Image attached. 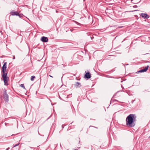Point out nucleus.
Instances as JSON below:
<instances>
[{"label":"nucleus","instance_id":"13","mask_svg":"<svg viewBox=\"0 0 150 150\" xmlns=\"http://www.w3.org/2000/svg\"><path fill=\"white\" fill-rule=\"evenodd\" d=\"M52 70L51 69H50V71H49L47 73V74H52Z\"/></svg>","mask_w":150,"mask_h":150},{"label":"nucleus","instance_id":"14","mask_svg":"<svg viewBox=\"0 0 150 150\" xmlns=\"http://www.w3.org/2000/svg\"><path fill=\"white\" fill-rule=\"evenodd\" d=\"M20 86L21 87L25 89V87L24 86V85L23 84H21V85H20Z\"/></svg>","mask_w":150,"mask_h":150},{"label":"nucleus","instance_id":"12","mask_svg":"<svg viewBox=\"0 0 150 150\" xmlns=\"http://www.w3.org/2000/svg\"><path fill=\"white\" fill-rule=\"evenodd\" d=\"M35 76H32L31 77V80L32 81H33L35 79Z\"/></svg>","mask_w":150,"mask_h":150},{"label":"nucleus","instance_id":"18","mask_svg":"<svg viewBox=\"0 0 150 150\" xmlns=\"http://www.w3.org/2000/svg\"><path fill=\"white\" fill-rule=\"evenodd\" d=\"M49 76H50V77H52H52H53V76H51V75H49Z\"/></svg>","mask_w":150,"mask_h":150},{"label":"nucleus","instance_id":"11","mask_svg":"<svg viewBox=\"0 0 150 150\" xmlns=\"http://www.w3.org/2000/svg\"><path fill=\"white\" fill-rule=\"evenodd\" d=\"M75 85L76 87H79V85L81 86V83L79 82H77L76 83Z\"/></svg>","mask_w":150,"mask_h":150},{"label":"nucleus","instance_id":"16","mask_svg":"<svg viewBox=\"0 0 150 150\" xmlns=\"http://www.w3.org/2000/svg\"><path fill=\"white\" fill-rule=\"evenodd\" d=\"M19 144V143H18V144H16L14 146H13V147H16V146H17Z\"/></svg>","mask_w":150,"mask_h":150},{"label":"nucleus","instance_id":"9","mask_svg":"<svg viewBox=\"0 0 150 150\" xmlns=\"http://www.w3.org/2000/svg\"><path fill=\"white\" fill-rule=\"evenodd\" d=\"M4 64L3 65V66L2 67V69H6L7 68V66H6V64H7V62H4Z\"/></svg>","mask_w":150,"mask_h":150},{"label":"nucleus","instance_id":"6","mask_svg":"<svg viewBox=\"0 0 150 150\" xmlns=\"http://www.w3.org/2000/svg\"><path fill=\"white\" fill-rule=\"evenodd\" d=\"M91 77V74L90 72L86 73L84 75V78L87 79L90 78Z\"/></svg>","mask_w":150,"mask_h":150},{"label":"nucleus","instance_id":"5","mask_svg":"<svg viewBox=\"0 0 150 150\" xmlns=\"http://www.w3.org/2000/svg\"><path fill=\"white\" fill-rule=\"evenodd\" d=\"M141 16L144 19H147L149 17V16L146 13H142L141 14Z\"/></svg>","mask_w":150,"mask_h":150},{"label":"nucleus","instance_id":"17","mask_svg":"<svg viewBox=\"0 0 150 150\" xmlns=\"http://www.w3.org/2000/svg\"><path fill=\"white\" fill-rule=\"evenodd\" d=\"M15 59V56H13V59Z\"/></svg>","mask_w":150,"mask_h":150},{"label":"nucleus","instance_id":"4","mask_svg":"<svg viewBox=\"0 0 150 150\" xmlns=\"http://www.w3.org/2000/svg\"><path fill=\"white\" fill-rule=\"evenodd\" d=\"M10 14L11 15L13 16L16 15V16H20V15L18 13L17 11H16L14 10H13L11 11L10 13Z\"/></svg>","mask_w":150,"mask_h":150},{"label":"nucleus","instance_id":"1","mask_svg":"<svg viewBox=\"0 0 150 150\" xmlns=\"http://www.w3.org/2000/svg\"><path fill=\"white\" fill-rule=\"evenodd\" d=\"M136 117L137 116L135 114L129 115L126 119V125L128 127H134L135 125L134 122L136 121Z\"/></svg>","mask_w":150,"mask_h":150},{"label":"nucleus","instance_id":"8","mask_svg":"<svg viewBox=\"0 0 150 150\" xmlns=\"http://www.w3.org/2000/svg\"><path fill=\"white\" fill-rule=\"evenodd\" d=\"M41 40L43 42H47L48 41V39L47 37L43 36L42 37Z\"/></svg>","mask_w":150,"mask_h":150},{"label":"nucleus","instance_id":"3","mask_svg":"<svg viewBox=\"0 0 150 150\" xmlns=\"http://www.w3.org/2000/svg\"><path fill=\"white\" fill-rule=\"evenodd\" d=\"M7 74H2V77L5 85H7L8 84V78L7 76Z\"/></svg>","mask_w":150,"mask_h":150},{"label":"nucleus","instance_id":"2","mask_svg":"<svg viewBox=\"0 0 150 150\" xmlns=\"http://www.w3.org/2000/svg\"><path fill=\"white\" fill-rule=\"evenodd\" d=\"M3 98L5 101L6 102H8V96L7 94V91L4 89L3 91Z\"/></svg>","mask_w":150,"mask_h":150},{"label":"nucleus","instance_id":"10","mask_svg":"<svg viewBox=\"0 0 150 150\" xmlns=\"http://www.w3.org/2000/svg\"><path fill=\"white\" fill-rule=\"evenodd\" d=\"M2 74H8V72L6 70V69H2Z\"/></svg>","mask_w":150,"mask_h":150},{"label":"nucleus","instance_id":"15","mask_svg":"<svg viewBox=\"0 0 150 150\" xmlns=\"http://www.w3.org/2000/svg\"><path fill=\"white\" fill-rule=\"evenodd\" d=\"M95 127H93V126H90L89 127V129H91L92 128H94Z\"/></svg>","mask_w":150,"mask_h":150},{"label":"nucleus","instance_id":"20","mask_svg":"<svg viewBox=\"0 0 150 150\" xmlns=\"http://www.w3.org/2000/svg\"><path fill=\"white\" fill-rule=\"evenodd\" d=\"M149 138H150V136H149Z\"/></svg>","mask_w":150,"mask_h":150},{"label":"nucleus","instance_id":"19","mask_svg":"<svg viewBox=\"0 0 150 150\" xmlns=\"http://www.w3.org/2000/svg\"><path fill=\"white\" fill-rule=\"evenodd\" d=\"M71 31H72V30H71Z\"/></svg>","mask_w":150,"mask_h":150},{"label":"nucleus","instance_id":"7","mask_svg":"<svg viewBox=\"0 0 150 150\" xmlns=\"http://www.w3.org/2000/svg\"><path fill=\"white\" fill-rule=\"evenodd\" d=\"M149 67V66L147 65L144 69L140 70L137 71V72H142L146 71L148 69Z\"/></svg>","mask_w":150,"mask_h":150}]
</instances>
